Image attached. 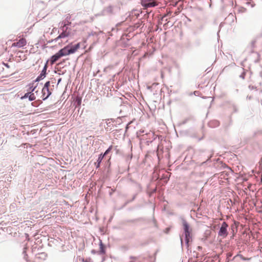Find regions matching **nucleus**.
Returning <instances> with one entry per match:
<instances>
[{
	"label": "nucleus",
	"mask_w": 262,
	"mask_h": 262,
	"mask_svg": "<svg viewBox=\"0 0 262 262\" xmlns=\"http://www.w3.org/2000/svg\"><path fill=\"white\" fill-rule=\"evenodd\" d=\"M182 222L185 235V244L187 247H188V243L190 239L191 238L190 235L191 229L188 222L184 218L182 219Z\"/></svg>",
	"instance_id": "f257e3e1"
},
{
	"label": "nucleus",
	"mask_w": 262,
	"mask_h": 262,
	"mask_svg": "<svg viewBox=\"0 0 262 262\" xmlns=\"http://www.w3.org/2000/svg\"><path fill=\"white\" fill-rule=\"evenodd\" d=\"M228 227V225L225 222H224L222 224L220 228V230L218 232V235L223 238H225L228 235V231L227 228Z\"/></svg>",
	"instance_id": "f03ea898"
},
{
	"label": "nucleus",
	"mask_w": 262,
	"mask_h": 262,
	"mask_svg": "<svg viewBox=\"0 0 262 262\" xmlns=\"http://www.w3.org/2000/svg\"><path fill=\"white\" fill-rule=\"evenodd\" d=\"M48 61L46 62L45 65L44 66L43 69L42 70L41 73L40 75L36 78V79L34 80V82H38L41 80H42L46 75V71L48 68Z\"/></svg>",
	"instance_id": "7ed1b4c3"
},
{
	"label": "nucleus",
	"mask_w": 262,
	"mask_h": 262,
	"mask_svg": "<svg viewBox=\"0 0 262 262\" xmlns=\"http://www.w3.org/2000/svg\"><path fill=\"white\" fill-rule=\"evenodd\" d=\"M141 4L145 8L153 7L157 5L155 1L151 0H142Z\"/></svg>",
	"instance_id": "20e7f679"
},
{
	"label": "nucleus",
	"mask_w": 262,
	"mask_h": 262,
	"mask_svg": "<svg viewBox=\"0 0 262 262\" xmlns=\"http://www.w3.org/2000/svg\"><path fill=\"white\" fill-rule=\"evenodd\" d=\"M27 44L26 39L22 38L16 42L13 43L12 47H15L17 48H22L25 46Z\"/></svg>",
	"instance_id": "39448f33"
},
{
	"label": "nucleus",
	"mask_w": 262,
	"mask_h": 262,
	"mask_svg": "<svg viewBox=\"0 0 262 262\" xmlns=\"http://www.w3.org/2000/svg\"><path fill=\"white\" fill-rule=\"evenodd\" d=\"M28 98L30 101H32L36 99V96L35 95V93H31V92H29L27 91L25 95L21 97V99H24Z\"/></svg>",
	"instance_id": "423d86ee"
},
{
	"label": "nucleus",
	"mask_w": 262,
	"mask_h": 262,
	"mask_svg": "<svg viewBox=\"0 0 262 262\" xmlns=\"http://www.w3.org/2000/svg\"><path fill=\"white\" fill-rule=\"evenodd\" d=\"M70 48L69 46H67L63 48L60 49L58 52L61 55V57L64 56L66 55H70V53L69 52V50H68V48Z\"/></svg>",
	"instance_id": "0eeeda50"
},
{
	"label": "nucleus",
	"mask_w": 262,
	"mask_h": 262,
	"mask_svg": "<svg viewBox=\"0 0 262 262\" xmlns=\"http://www.w3.org/2000/svg\"><path fill=\"white\" fill-rule=\"evenodd\" d=\"M51 92L49 89H42V99L43 100H46L50 95Z\"/></svg>",
	"instance_id": "6e6552de"
},
{
	"label": "nucleus",
	"mask_w": 262,
	"mask_h": 262,
	"mask_svg": "<svg viewBox=\"0 0 262 262\" xmlns=\"http://www.w3.org/2000/svg\"><path fill=\"white\" fill-rule=\"evenodd\" d=\"M70 32H62L56 38L52 40V41L57 42L59 39L63 38L65 37H67L70 36Z\"/></svg>",
	"instance_id": "1a4fd4ad"
},
{
	"label": "nucleus",
	"mask_w": 262,
	"mask_h": 262,
	"mask_svg": "<svg viewBox=\"0 0 262 262\" xmlns=\"http://www.w3.org/2000/svg\"><path fill=\"white\" fill-rule=\"evenodd\" d=\"M60 57H61V56L58 52L57 53H56L55 54L52 55L50 58V62H51V64H54Z\"/></svg>",
	"instance_id": "9d476101"
},
{
	"label": "nucleus",
	"mask_w": 262,
	"mask_h": 262,
	"mask_svg": "<svg viewBox=\"0 0 262 262\" xmlns=\"http://www.w3.org/2000/svg\"><path fill=\"white\" fill-rule=\"evenodd\" d=\"M34 82H35L34 81L33 82L30 83L28 85V86H29V89L27 90L28 92H31V93H34L33 92L35 91L37 87V85H34Z\"/></svg>",
	"instance_id": "9b49d317"
},
{
	"label": "nucleus",
	"mask_w": 262,
	"mask_h": 262,
	"mask_svg": "<svg viewBox=\"0 0 262 262\" xmlns=\"http://www.w3.org/2000/svg\"><path fill=\"white\" fill-rule=\"evenodd\" d=\"M71 18V16L70 15H68L67 16V17L66 18V19L62 21L61 23H60V24H65L66 25H71V22L70 21V19Z\"/></svg>",
	"instance_id": "f8f14e48"
},
{
	"label": "nucleus",
	"mask_w": 262,
	"mask_h": 262,
	"mask_svg": "<svg viewBox=\"0 0 262 262\" xmlns=\"http://www.w3.org/2000/svg\"><path fill=\"white\" fill-rule=\"evenodd\" d=\"M60 24V27L59 28V29L62 31V32H69L68 31V25H66L65 24Z\"/></svg>",
	"instance_id": "ddd939ff"
},
{
	"label": "nucleus",
	"mask_w": 262,
	"mask_h": 262,
	"mask_svg": "<svg viewBox=\"0 0 262 262\" xmlns=\"http://www.w3.org/2000/svg\"><path fill=\"white\" fill-rule=\"evenodd\" d=\"M209 125L211 127L218 126L219 125V122L216 120L212 121L209 123Z\"/></svg>",
	"instance_id": "4468645a"
},
{
	"label": "nucleus",
	"mask_w": 262,
	"mask_h": 262,
	"mask_svg": "<svg viewBox=\"0 0 262 262\" xmlns=\"http://www.w3.org/2000/svg\"><path fill=\"white\" fill-rule=\"evenodd\" d=\"M99 246H100V251H99L100 253V254H104L105 251L104 250L103 244L101 240H100Z\"/></svg>",
	"instance_id": "2eb2a0df"
},
{
	"label": "nucleus",
	"mask_w": 262,
	"mask_h": 262,
	"mask_svg": "<svg viewBox=\"0 0 262 262\" xmlns=\"http://www.w3.org/2000/svg\"><path fill=\"white\" fill-rule=\"evenodd\" d=\"M68 50H69V53H70V54L75 53L76 51H77L74 46H71L70 48H69Z\"/></svg>",
	"instance_id": "dca6fc26"
},
{
	"label": "nucleus",
	"mask_w": 262,
	"mask_h": 262,
	"mask_svg": "<svg viewBox=\"0 0 262 262\" xmlns=\"http://www.w3.org/2000/svg\"><path fill=\"white\" fill-rule=\"evenodd\" d=\"M104 157V155H103V154H100L98 157V158L97 160V162L101 163L102 162V160H103Z\"/></svg>",
	"instance_id": "f3484780"
},
{
	"label": "nucleus",
	"mask_w": 262,
	"mask_h": 262,
	"mask_svg": "<svg viewBox=\"0 0 262 262\" xmlns=\"http://www.w3.org/2000/svg\"><path fill=\"white\" fill-rule=\"evenodd\" d=\"M113 149V146L111 145L105 151V152L103 154L104 155V156L106 155L108 152Z\"/></svg>",
	"instance_id": "a211bd4d"
},
{
	"label": "nucleus",
	"mask_w": 262,
	"mask_h": 262,
	"mask_svg": "<svg viewBox=\"0 0 262 262\" xmlns=\"http://www.w3.org/2000/svg\"><path fill=\"white\" fill-rule=\"evenodd\" d=\"M50 81H47L45 83L44 86L42 89H49V87L50 86Z\"/></svg>",
	"instance_id": "6ab92c4d"
},
{
	"label": "nucleus",
	"mask_w": 262,
	"mask_h": 262,
	"mask_svg": "<svg viewBox=\"0 0 262 262\" xmlns=\"http://www.w3.org/2000/svg\"><path fill=\"white\" fill-rule=\"evenodd\" d=\"M236 257H239L242 259L244 260H246L247 259L245 257H244L241 254H237L235 256H234V258Z\"/></svg>",
	"instance_id": "aec40b11"
},
{
	"label": "nucleus",
	"mask_w": 262,
	"mask_h": 262,
	"mask_svg": "<svg viewBox=\"0 0 262 262\" xmlns=\"http://www.w3.org/2000/svg\"><path fill=\"white\" fill-rule=\"evenodd\" d=\"M75 48L77 50L80 48V43H78L74 46Z\"/></svg>",
	"instance_id": "412c9836"
},
{
	"label": "nucleus",
	"mask_w": 262,
	"mask_h": 262,
	"mask_svg": "<svg viewBox=\"0 0 262 262\" xmlns=\"http://www.w3.org/2000/svg\"><path fill=\"white\" fill-rule=\"evenodd\" d=\"M100 163H99L98 162H97L96 163H95L96 168H98L100 167Z\"/></svg>",
	"instance_id": "4be33fe9"
},
{
	"label": "nucleus",
	"mask_w": 262,
	"mask_h": 262,
	"mask_svg": "<svg viewBox=\"0 0 262 262\" xmlns=\"http://www.w3.org/2000/svg\"><path fill=\"white\" fill-rule=\"evenodd\" d=\"M255 40H253L251 42V46L252 47V48H254L255 47Z\"/></svg>",
	"instance_id": "5701e85b"
},
{
	"label": "nucleus",
	"mask_w": 262,
	"mask_h": 262,
	"mask_svg": "<svg viewBox=\"0 0 262 262\" xmlns=\"http://www.w3.org/2000/svg\"><path fill=\"white\" fill-rule=\"evenodd\" d=\"M115 151H116V152L117 153L118 151V149L117 148V146H115L114 147V149Z\"/></svg>",
	"instance_id": "b1692460"
},
{
	"label": "nucleus",
	"mask_w": 262,
	"mask_h": 262,
	"mask_svg": "<svg viewBox=\"0 0 262 262\" xmlns=\"http://www.w3.org/2000/svg\"><path fill=\"white\" fill-rule=\"evenodd\" d=\"M108 120L106 121V123L107 126H110L111 122H108Z\"/></svg>",
	"instance_id": "393cba45"
},
{
	"label": "nucleus",
	"mask_w": 262,
	"mask_h": 262,
	"mask_svg": "<svg viewBox=\"0 0 262 262\" xmlns=\"http://www.w3.org/2000/svg\"><path fill=\"white\" fill-rule=\"evenodd\" d=\"M91 253L93 254H95L96 253V251L95 250H92L91 251Z\"/></svg>",
	"instance_id": "a878e982"
},
{
	"label": "nucleus",
	"mask_w": 262,
	"mask_h": 262,
	"mask_svg": "<svg viewBox=\"0 0 262 262\" xmlns=\"http://www.w3.org/2000/svg\"><path fill=\"white\" fill-rule=\"evenodd\" d=\"M4 65L5 66H6V67H7L8 68H9V66L8 65V63H4Z\"/></svg>",
	"instance_id": "bb28decb"
},
{
	"label": "nucleus",
	"mask_w": 262,
	"mask_h": 262,
	"mask_svg": "<svg viewBox=\"0 0 262 262\" xmlns=\"http://www.w3.org/2000/svg\"><path fill=\"white\" fill-rule=\"evenodd\" d=\"M23 253L25 254V256L27 255L26 251L24 250Z\"/></svg>",
	"instance_id": "cd10ccee"
},
{
	"label": "nucleus",
	"mask_w": 262,
	"mask_h": 262,
	"mask_svg": "<svg viewBox=\"0 0 262 262\" xmlns=\"http://www.w3.org/2000/svg\"><path fill=\"white\" fill-rule=\"evenodd\" d=\"M82 261H83V262H88V261H87V260H84V259H82Z\"/></svg>",
	"instance_id": "c85d7f7f"
},
{
	"label": "nucleus",
	"mask_w": 262,
	"mask_h": 262,
	"mask_svg": "<svg viewBox=\"0 0 262 262\" xmlns=\"http://www.w3.org/2000/svg\"><path fill=\"white\" fill-rule=\"evenodd\" d=\"M181 245H182L183 242H182V239L181 238Z\"/></svg>",
	"instance_id": "c756f323"
},
{
	"label": "nucleus",
	"mask_w": 262,
	"mask_h": 262,
	"mask_svg": "<svg viewBox=\"0 0 262 262\" xmlns=\"http://www.w3.org/2000/svg\"><path fill=\"white\" fill-rule=\"evenodd\" d=\"M80 103H81V100H79V101H78V103H79V104H80Z\"/></svg>",
	"instance_id": "7c9ffc66"
},
{
	"label": "nucleus",
	"mask_w": 262,
	"mask_h": 262,
	"mask_svg": "<svg viewBox=\"0 0 262 262\" xmlns=\"http://www.w3.org/2000/svg\"><path fill=\"white\" fill-rule=\"evenodd\" d=\"M61 81V79H59L58 81V83Z\"/></svg>",
	"instance_id": "2f4dec72"
},
{
	"label": "nucleus",
	"mask_w": 262,
	"mask_h": 262,
	"mask_svg": "<svg viewBox=\"0 0 262 262\" xmlns=\"http://www.w3.org/2000/svg\"><path fill=\"white\" fill-rule=\"evenodd\" d=\"M241 77H242L243 79L244 78V77L243 76H241Z\"/></svg>",
	"instance_id": "473e14b6"
}]
</instances>
